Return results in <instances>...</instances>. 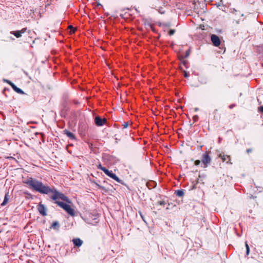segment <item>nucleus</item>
<instances>
[{
  "label": "nucleus",
  "mask_w": 263,
  "mask_h": 263,
  "mask_svg": "<svg viewBox=\"0 0 263 263\" xmlns=\"http://www.w3.org/2000/svg\"><path fill=\"white\" fill-rule=\"evenodd\" d=\"M27 185L36 192L42 194H48L52 193L50 198L52 200L55 201L59 206L66 210V203L63 201H66V196L54 189H51L49 186L45 185L43 183L35 179L29 178L26 182Z\"/></svg>",
  "instance_id": "1"
},
{
  "label": "nucleus",
  "mask_w": 263,
  "mask_h": 263,
  "mask_svg": "<svg viewBox=\"0 0 263 263\" xmlns=\"http://www.w3.org/2000/svg\"><path fill=\"white\" fill-rule=\"evenodd\" d=\"M210 151H206L202 156L201 161L203 168L207 167L211 162L212 160L210 156Z\"/></svg>",
  "instance_id": "2"
},
{
  "label": "nucleus",
  "mask_w": 263,
  "mask_h": 263,
  "mask_svg": "<svg viewBox=\"0 0 263 263\" xmlns=\"http://www.w3.org/2000/svg\"><path fill=\"white\" fill-rule=\"evenodd\" d=\"M104 173L108 176L110 177L112 179L117 181L118 182L122 183V181L121 179H120L115 174L113 173L111 171H110L107 169Z\"/></svg>",
  "instance_id": "3"
},
{
  "label": "nucleus",
  "mask_w": 263,
  "mask_h": 263,
  "mask_svg": "<svg viewBox=\"0 0 263 263\" xmlns=\"http://www.w3.org/2000/svg\"><path fill=\"white\" fill-rule=\"evenodd\" d=\"M107 122V120L105 118H101L99 116H97L95 118V123L98 126H101L105 124Z\"/></svg>",
  "instance_id": "4"
},
{
  "label": "nucleus",
  "mask_w": 263,
  "mask_h": 263,
  "mask_svg": "<svg viewBox=\"0 0 263 263\" xmlns=\"http://www.w3.org/2000/svg\"><path fill=\"white\" fill-rule=\"evenodd\" d=\"M4 81L8 83L13 88V89L16 92L20 94H24V92L20 88L17 87L14 84L10 81L4 79Z\"/></svg>",
  "instance_id": "5"
},
{
  "label": "nucleus",
  "mask_w": 263,
  "mask_h": 263,
  "mask_svg": "<svg viewBox=\"0 0 263 263\" xmlns=\"http://www.w3.org/2000/svg\"><path fill=\"white\" fill-rule=\"evenodd\" d=\"M211 39L213 44L215 46L218 47L220 45L221 41L219 37L217 35L215 34H212Z\"/></svg>",
  "instance_id": "6"
},
{
  "label": "nucleus",
  "mask_w": 263,
  "mask_h": 263,
  "mask_svg": "<svg viewBox=\"0 0 263 263\" xmlns=\"http://www.w3.org/2000/svg\"><path fill=\"white\" fill-rule=\"evenodd\" d=\"M218 157L222 159V162L232 164V162H231V156L230 155L220 154Z\"/></svg>",
  "instance_id": "7"
},
{
  "label": "nucleus",
  "mask_w": 263,
  "mask_h": 263,
  "mask_svg": "<svg viewBox=\"0 0 263 263\" xmlns=\"http://www.w3.org/2000/svg\"><path fill=\"white\" fill-rule=\"evenodd\" d=\"M71 202L67 198V203H70ZM67 213L71 215V216H75V211L71 207L69 204H67Z\"/></svg>",
  "instance_id": "8"
},
{
  "label": "nucleus",
  "mask_w": 263,
  "mask_h": 263,
  "mask_svg": "<svg viewBox=\"0 0 263 263\" xmlns=\"http://www.w3.org/2000/svg\"><path fill=\"white\" fill-rule=\"evenodd\" d=\"M38 211L39 213L43 216H46L47 215L46 211L47 209L46 207L42 204L40 203L38 205L37 207Z\"/></svg>",
  "instance_id": "9"
},
{
  "label": "nucleus",
  "mask_w": 263,
  "mask_h": 263,
  "mask_svg": "<svg viewBox=\"0 0 263 263\" xmlns=\"http://www.w3.org/2000/svg\"><path fill=\"white\" fill-rule=\"evenodd\" d=\"M77 29V27H73L71 25H69L68 26H67V33L68 32V30H69L68 31V33L70 34H72L75 32Z\"/></svg>",
  "instance_id": "10"
},
{
  "label": "nucleus",
  "mask_w": 263,
  "mask_h": 263,
  "mask_svg": "<svg viewBox=\"0 0 263 263\" xmlns=\"http://www.w3.org/2000/svg\"><path fill=\"white\" fill-rule=\"evenodd\" d=\"M60 228V224L58 221H54L52 224H51V227H50V229H53L56 231H58Z\"/></svg>",
  "instance_id": "11"
},
{
  "label": "nucleus",
  "mask_w": 263,
  "mask_h": 263,
  "mask_svg": "<svg viewBox=\"0 0 263 263\" xmlns=\"http://www.w3.org/2000/svg\"><path fill=\"white\" fill-rule=\"evenodd\" d=\"M73 244L75 246L79 247L82 246L83 241L80 238H75L72 240Z\"/></svg>",
  "instance_id": "12"
},
{
  "label": "nucleus",
  "mask_w": 263,
  "mask_h": 263,
  "mask_svg": "<svg viewBox=\"0 0 263 263\" xmlns=\"http://www.w3.org/2000/svg\"><path fill=\"white\" fill-rule=\"evenodd\" d=\"M214 118L215 120L218 121L220 119V114L219 113L218 110L215 109L213 111Z\"/></svg>",
  "instance_id": "13"
},
{
  "label": "nucleus",
  "mask_w": 263,
  "mask_h": 263,
  "mask_svg": "<svg viewBox=\"0 0 263 263\" xmlns=\"http://www.w3.org/2000/svg\"><path fill=\"white\" fill-rule=\"evenodd\" d=\"M66 134H67V137H68L70 140H71L72 141H73L74 142H76V138L75 135L73 133L67 131Z\"/></svg>",
  "instance_id": "14"
},
{
  "label": "nucleus",
  "mask_w": 263,
  "mask_h": 263,
  "mask_svg": "<svg viewBox=\"0 0 263 263\" xmlns=\"http://www.w3.org/2000/svg\"><path fill=\"white\" fill-rule=\"evenodd\" d=\"M175 194L177 196L179 197H183L184 193L183 190H178L175 191Z\"/></svg>",
  "instance_id": "15"
},
{
  "label": "nucleus",
  "mask_w": 263,
  "mask_h": 263,
  "mask_svg": "<svg viewBox=\"0 0 263 263\" xmlns=\"http://www.w3.org/2000/svg\"><path fill=\"white\" fill-rule=\"evenodd\" d=\"M10 33L12 34H13L17 38L20 37L22 36L20 31H11Z\"/></svg>",
  "instance_id": "16"
},
{
  "label": "nucleus",
  "mask_w": 263,
  "mask_h": 263,
  "mask_svg": "<svg viewBox=\"0 0 263 263\" xmlns=\"http://www.w3.org/2000/svg\"><path fill=\"white\" fill-rule=\"evenodd\" d=\"M190 54V50L189 49L187 51H186L185 55L184 56H182V55L180 56V59L181 60L183 59L184 58H187L189 56Z\"/></svg>",
  "instance_id": "17"
},
{
  "label": "nucleus",
  "mask_w": 263,
  "mask_h": 263,
  "mask_svg": "<svg viewBox=\"0 0 263 263\" xmlns=\"http://www.w3.org/2000/svg\"><path fill=\"white\" fill-rule=\"evenodd\" d=\"M8 202V198L7 197V195H6L4 199L3 202L1 203V206L5 205Z\"/></svg>",
  "instance_id": "18"
},
{
  "label": "nucleus",
  "mask_w": 263,
  "mask_h": 263,
  "mask_svg": "<svg viewBox=\"0 0 263 263\" xmlns=\"http://www.w3.org/2000/svg\"><path fill=\"white\" fill-rule=\"evenodd\" d=\"M97 167L98 169L102 170L104 173H105L107 170V168L102 166L101 164H99V165H98Z\"/></svg>",
  "instance_id": "19"
},
{
  "label": "nucleus",
  "mask_w": 263,
  "mask_h": 263,
  "mask_svg": "<svg viewBox=\"0 0 263 263\" xmlns=\"http://www.w3.org/2000/svg\"><path fill=\"white\" fill-rule=\"evenodd\" d=\"M245 246L246 248V254L247 255H248L250 253V248H249V245H248L247 242L245 243Z\"/></svg>",
  "instance_id": "20"
},
{
  "label": "nucleus",
  "mask_w": 263,
  "mask_h": 263,
  "mask_svg": "<svg viewBox=\"0 0 263 263\" xmlns=\"http://www.w3.org/2000/svg\"><path fill=\"white\" fill-rule=\"evenodd\" d=\"M175 31H176V30L175 29H171L168 31V34L170 35H173L175 33Z\"/></svg>",
  "instance_id": "21"
},
{
  "label": "nucleus",
  "mask_w": 263,
  "mask_h": 263,
  "mask_svg": "<svg viewBox=\"0 0 263 263\" xmlns=\"http://www.w3.org/2000/svg\"><path fill=\"white\" fill-rule=\"evenodd\" d=\"M201 162V161H200L199 160H197L195 161L194 164L195 165L198 166L200 164Z\"/></svg>",
  "instance_id": "22"
},
{
  "label": "nucleus",
  "mask_w": 263,
  "mask_h": 263,
  "mask_svg": "<svg viewBox=\"0 0 263 263\" xmlns=\"http://www.w3.org/2000/svg\"><path fill=\"white\" fill-rule=\"evenodd\" d=\"M157 203L160 205H163L165 204V202L164 201H159L157 202Z\"/></svg>",
  "instance_id": "23"
},
{
  "label": "nucleus",
  "mask_w": 263,
  "mask_h": 263,
  "mask_svg": "<svg viewBox=\"0 0 263 263\" xmlns=\"http://www.w3.org/2000/svg\"><path fill=\"white\" fill-rule=\"evenodd\" d=\"M26 30H27V28H23L21 30H20V32H21V35H22L23 33H25V31H26Z\"/></svg>",
  "instance_id": "24"
},
{
  "label": "nucleus",
  "mask_w": 263,
  "mask_h": 263,
  "mask_svg": "<svg viewBox=\"0 0 263 263\" xmlns=\"http://www.w3.org/2000/svg\"><path fill=\"white\" fill-rule=\"evenodd\" d=\"M26 30H27V28H23L21 30H20V32H21V35H22L23 33H25V31H26Z\"/></svg>",
  "instance_id": "25"
},
{
  "label": "nucleus",
  "mask_w": 263,
  "mask_h": 263,
  "mask_svg": "<svg viewBox=\"0 0 263 263\" xmlns=\"http://www.w3.org/2000/svg\"><path fill=\"white\" fill-rule=\"evenodd\" d=\"M193 119L194 120V122H196L198 120V116L197 115H195L193 117Z\"/></svg>",
  "instance_id": "26"
},
{
  "label": "nucleus",
  "mask_w": 263,
  "mask_h": 263,
  "mask_svg": "<svg viewBox=\"0 0 263 263\" xmlns=\"http://www.w3.org/2000/svg\"><path fill=\"white\" fill-rule=\"evenodd\" d=\"M129 125L128 122H124L123 124V126H124V128H127Z\"/></svg>",
  "instance_id": "27"
},
{
  "label": "nucleus",
  "mask_w": 263,
  "mask_h": 263,
  "mask_svg": "<svg viewBox=\"0 0 263 263\" xmlns=\"http://www.w3.org/2000/svg\"><path fill=\"white\" fill-rule=\"evenodd\" d=\"M189 73L186 71H184V77L185 78H187L189 77Z\"/></svg>",
  "instance_id": "28"
},
{
  "label": "nucleus",
  "mask_w": 263,
  "mask_h": 263,
  "mask_svg": "<svg viewBox=\"0 0 263 263\" xmlns=\"http://www.w3.org/2000/svg\"><path fill=\"white\" fill-rule=\"evenodd\" d=\"M258 110L263 114V106H261L258 108Z\"/></svg>",
  "instance_id": "29"
},
{
  "label": "nucleus",
  "mask_w": 263,
  "mask_h": 263,
  "mask_svg": "<svg viewBox=\"0 0 263 263\" xmlns=\"http://www.w3.org/2000/svg\"><path fill=\"white\" fill-rule=\"evenodd\" d=\"M139 214H140V216H141V218H142V219L144 221V217H143V215H142V214L141 212L139 211Z\"/></svg>",
  "instance_id": "30"
},
{
  "label": "nucleus",
  "mask_w": 263,
  "mask_h": 263,
  "mask_svg": "<svg viewBox=\"0 0 263 263\" xmlns=\"http://www.w3.org/2000/svg\"><path fill=\"white\" fill-rule=\"evenodd\" d=\"M251 152H252V149H251V148H249V149H247V153L248 154Z\"/></svg>",
  "instance_id": "31"
},
{
  "label": "nucleus",
  "mask_w": 263,
  "mask_h": 263,
  "mask_svg": "<svg viewBox=\"0 0 263 263\" xmlns=\"http://www.w3.org/2000/svg\"><path fill=\"white\" fill-rule=\"evenodd\" d=\"M68 146H73V143H69L68 144H67V147Z\"/></svg>",
  "instance_id": "32"
},
{
  "label": "nucleus",
  "mask_w": 263,
  "mask_h": 263,
  "mask_svg": "<svg viewBox=\"0 0 263 263\" xmlns=\"http://www.w3.org/2000/svg\"><path fill=\"white\" fill-rule=\"evenodd\" d=\"M182 63L184 64V65H185L186 63V61H183L182 62Z\"/></svg>",
  "instance_id": "33"
},
{
  "label": "nucleus",
  "mask_w": 263,
  "mask_h": 263,
  "mask_svg": "<svg viewBox=\"0 0 263 263\" xmlns=\"http://www.w3.org/2000/svg\"><path fill=\"white\" fill-rule=\"evenodd\" d=\"M194 110H195V111H198V108H195Z\"/></svg>",
  "instance_id": "34"
},
{
  "label": "nucleus",
  "mask_w": 263,
  "mask_h": 263,
  "mask_svg": "<svg viewBox=\"0 0 263 263\" xmlns=\"http://www.w3.org/2000/svg\"><path fill=\"white\" fill-rule=\"evenodd\" d=\"M63 132H64V133H66V129L64 130H63Z\"/></svg>",
  "instance_id": "35"
},
{
  "label": "nucleus",
  "mask_w": 263,
  "mask_h": 263,
  "mask_svg": "<svg viewBox=\"0 0 263 263\" xmlns=\"http://www.w3.org/2000/svg\"><path fill=\"white\" fill-rule=\"evenodd\" d=\"M230 107L232 108V107H233V106H230Z\"/></svg>",
  "instance_id": "36"
},
{
  "label": "nucleus",
  "mask_w": 263,
  "mask_h": 263,
  "mask_svg": "<svg viewBox=\"0 0 263 263\" xmlns=\"http://www.w3.org/2000/svg\"><path fill=\"white\" fill-rule=\"evenodd\" d=\"M230 107L232 108V107H233V106H230Z\"/></svg>",
  "instance_id": "37"
}]
</instances>
